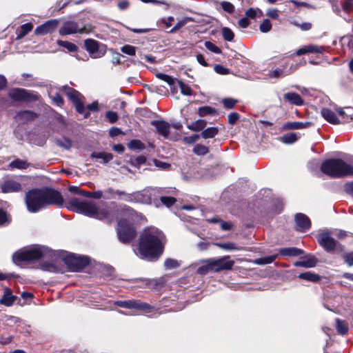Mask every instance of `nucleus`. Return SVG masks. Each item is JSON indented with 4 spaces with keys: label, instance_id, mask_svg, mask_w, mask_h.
<instances>
[{
    "label": "nucleus",
    "instance_id": "nucleus-1",
    "mask_svg": "<svg viewBox=\"0 0 353 353\" xmlns=\"http://www.w3.org/2000/svg\"><path fill=\"white\" fill-rule=\"evenodd\" d=\"M165 236L159 229L151 227L141 234L137 255L148 261L157 260L163 254Z\"/></svg>",
    "mask_w": 353,
    "mask_h": 353
},
{
    "label": "nucleus",
    "instance_id": "nucleus-2",
    "mask_svg": "<svg viewBox=\"0 0 353 353\" xmlns=\"http://www.w3.org/2000/svg\"><path fill=\"white\" fill-rule=\"evenodd\" d=\"M27 208L30 212H37L48 205H63L61 193L53 189H33L27 192L25 198Z\"/></svg>",
    "mask_w": 353,
    "mask_h": 353
},
{
    "label": "nucleus",
    "instance_id": "nucleus-3",
    "mask_svg": "<svg viewBox=\"0 0 353 353\" xmlns=\"http://www.w3.org/2000/svg\"><path fill=\"white\" fill-rule=\"evenodd\" d=\"M66 207L74 212L83 214L100 220L112 221L110 208L108 206H98L94 203L72 198Z\"/></svg>",
    "mask_w": 353,
    "mask_h": 353
},
{
    "label": "nucleus",
    "instance_id": "nucleus-4",
    "mask_svg": "<svg viewBox=\"0 0 353 353\" xmlns=\"http://www.w3.org/2000/svg\"><path fill=\"white\" fill-rule=\"evenodd\" d=\"M321 170L322 172L332 178L353 175V167L340 159L325 161L321 166Z\"/></svg>",
    "mask_w": 353,
    "mask_h": 353
},
{
    "label": "nucleus",
    "instance_id": "nucleus-5",
    "mask_svg": "<svg viewBox=\"0 0 353 353\" xmlns=\"http://www.w3.org/2000/svg\"><path fill=\"white\" fill-rule=\"evenodd\" d=\"M61 90L66 94L70 100L74 103L76 110L83 115L84 118H88L90 116V112L98 111V103L94 101L88 104L86 107L83 104L82 98L83 97L77 90L70 88L68 85H64L61 88Z\"/></svg>",
    "mask_w": 353,
    "mask_h": 353
},
{
    "label": "nucleus",
    "instance_id": "nucleus-6",
    "mask_svg": "<svg viewBox=\"0 0 353 353\" xmlns=\"http://www.w3.org/2000/svg\"><path fill=\"white\" fill-rule=\"evenodd\" d=\"M50 252L48 248L37 245L15 252L13 255V261L15 263L32 261L46 257L50 254Z\"/></svg>",
    "mask_w": 353,
    "mask_h": 353
},
{
    "label": "nucleus",
    "instance_id": "nucleus-7",
    "mask_svg": "<svg viewBox=\"0 0 353 353\" xmlns=\"http://www.w3.org/2000/svg\"><path fill=\"white\" fill-rule=\"evenodd\" d=\"M310 125L308 122H288L284 123L281 128H277L272 123L267 121H259L258 126L261 130H302Z\"/></svg>",
    "mask_w": 353,
    "mask_h": 353
},
{
    "label": "nucleus",
    "instance_id": "nucleus-8",
    "mask_svg": "<svg viewBox=\"0 0 353 353\" xmlns=\"http://www.w3.org/2000/svg\"><path fill=\"white\" fill-rule=\"evenodd\" d=\"M117 233L119 240L124 243H130L135 236L136 232L125 220H120L118 222Z\"/></svg>",
    "mask_w": 353,
    "mask_h": 353
},
{
    "label": "nucleus",
    "instance_id": "nucleus-9",
    "mask_svg": "<svg viewBox=\"0 0 353 353\" xmlns=\"http://www.w3.org/2000/svg\"><path fill=\"white\" fill-rule=\"evenodd\" d=\"M25 178L10 179L4 181L1 184V190L3 193L19 192L23 190L25 185Z\"/></svg>",
    "mask_w": 353,
    "mask_h": 353
},
{
    "label": "nucleus",
    "instance_id": "nucleus-10",
    "mask_svg": "<svg viewBox=\"0 0 353 353\" xmlns=\"http://www.w3.org/2000/svg\"><path fill=\"white\" fill-rule=\"evenodd\" d=\"M114 305L123 308L139 310L145 313L151 312L153 310L151 305L137 300L117 301Z\"/></svg>",
    "mask_w": 353,
    "mask_h": 353
},
{
    "label": "nucleus",
    "instance_id": "nucleus-11",
    "mask_svg": "<svg viewBox=\"0 0 353 353\" xmlns=\"http://www.w3.org/2000/svg\"><path fill=\"white\" fill-rule=\"evenodd\" d=\"M86 32L85 26H79V23L74 21H68L63 23L59 30V33L61 36H66L74 34H83Z\"/></svg>",
    "mask_w": 353,
    "mask_h": 353
},
{
    "label": "nucleus",
    "instance_id": "nucleus-12",
    "mask_svg": "<svg viewBox=\"0 0 353 353\" xmlns=\"http://www.w3.org/2000/svg\"><path fill=\"white\" fill-rule=\"evenodd\" d=\"M157 190L154 188H146L141 191L134 192V203L150 204Z\"/></svg>",
    "mask_w": 353,
    "mask_h": 353
},
{
    "label": "nucleus",
    "instance_id": "nucleus-13",
    "mask_svg": "<svg viewBox=\"0 0 353 353\" xmlns=\"http://www.w3.org/2000/svg\"><path fill=\"white\" fill-rule=\"evenodd\" d=\"M84 47L88 52L90 57L93 59H97L103 57L105 50L100 49V43L92 39H87L84 41Z\"/></svg>",
    "mask_w": 353,
    "mask_h": 353
},
{
    "label": "nucleus",
    "instance_id": "nucleus-14",
    "mask_svg": "<svg viewBox=\"0 0 353 353\" xmlns=\"http://www.w3.org/2000/svg\"><path fill=\"white\" fill-rule=\"evenodd\" d=\"M211 260L213 265L214 272L232 270L234 264V261L230 260L229 256H225L216 259H211Z\"/></svg>",
    "mask_w": 353,
    "mask_h": 353
},
{
    "label": "nucleus",
    "instance_id": "nucleus-15",
    "mask_svg": "<svg viewBox=\"0 0 353 353\" xmlns=\"http://www.w3.org/2000/svg\"><path fill=\"white\" fill-rule=\"evenodd\" d=\"M8 95L12 99L17 101H30L34 99L32 94L23 88L12 89Z\"/></svg>",
    "mask_w": 353,
    "mask_h": 353
},
{
    "label": "nucleus",
    "instance_id": "nucleus-16",
    "mask_svg": "<svg viewBox=\"0 0 353 353\" xmlns=\"http://www.w3.org/2000/svg\"><path fill=\"white\" fill-rule=\"evenodd\" d=\"M318 241L327 252H333L336 249V242L327 232L319 234Z\"/></svg>",
    "mask_w": 353,
    "mask_h": 353
},
{
    "label": "nucleus",
    "instance_id": "nucleus-17",
    "mask_svg": "<svg viewBox=\"0 0 353 353\" xmlns=\"http://www.w3.org/2000/svg\"><path fill=\"white\" fill-rule=\"evenodd\" d=\"M37 117V114L31 110H23L18 112L15 117V121L19 125L29 123Z\"/></svg>",
    "mask_w": 353,
    "mask_h": 353
},
{
    "label": "nucleus",
    "instance_id": "nucleus-18",
    "mask_svg": "<svg viewBox=\"0 0 353 353\" xmlns=\"http://www.w3.org/2000/svg\"><path fill=\"white\" fill-rule=\"evenodd\" d=\"M68 260L70 268L75 272L80 271L89 263V259L86 256L73 255Z\"/></svg>",
    "mask_w": 353,
    "mask_h": 353
},
{
    "label": "nucleus",
    "instance_id": "nucleus-19",
    "mask_svg": "<svg viewBox=\"0 0 353 353\" xmlns=\"http://www.w3.org/2000/svg\"><path fill=\"white\" fill-rule=\"evenodd\" d=\"M59 21L57 19H51L43 24L38 26L34 32L36 34L43 35L48 33H51L55 30L58 26Z\"/></svg>",
    "mask_w": 353,
    "mask_h": 353
},
{
    "label": "nucleus",
    "instance_id": "nucleus-20",
    "mask_svg": "<svg viewBox=\"0 0 353 353\" xmlns=\"http://www.w3.org/2000/svg\"><path fill=\"white\" fill-rule=\"evenodd\" d=\"M295 222L298 230L303 232L308 230L310 227V221L304 214L299 213L295 216Z\"/></svg>",
    "mask_w": 353,
    "mask_h": 353
},
{
    "label": "nucleus",
    "instance_id": "nucleus-21",
    "mask_svg": "<svg viewBox=\"0 0 353 353\" xmlns=\"http://www.w3.org/2000/svg\"><path fill=\"white\" fill-rule=\"evenodd\" d=\"M206 123L204 120L199 119L196 121H192L188 124V127L190 130L193 131L199 132L203 130V132H217L216 128H208L204 130Z\"/></svg>",
    "mask_w": 353,
    "mask_h": 353
},
{
    "label": "nucleus",
    "instance_id": "nucleus-22",
    "mask_svg": "<svg viewBox=\"0 0 353 353\" xmlns=\"http://www.w3.org/2000/svg\"><path fill=\"white\" fill-rule=\"evenodd\" d=\"M283 99L292 105H302L304 103L303 99L296 92H287L284 94Z\"/></svg>",
    "mask_w": 353,
    "mask_h": 353
},
{
    "label": "nucleus",
    "instance_id": "nucleus-23",
    "mask_svg": "<svg viewBox=\"0 0 353 353\" xmlns=\"http://www.w3.org/2000/svg\"><path fill=\"white\" fill-rule=\"evenodd\" d=\"M151 125L154 126L157 132H169L171 124L164 120H154L151 121Z\"/></svg>",
    "mask_w": 353,
    "mask_h": 353
},
{
    "label": "nucleus",
    "instance_id": "nucleus-24",
    "mask_svg": "<svg viewBox=\"0 0 353 353\" xmlns=\"http://www.w3.org/2000/svg\"><path fill=\"white\" fill-rule=\"evenodd\" d=\"M15 300L16 296L12 294L11 290L8 288H5L4 294L0 300V303L6 306H11Z\"/></svg>",
    "mask_w": 353,
    "mask_h": 353
},
{
    "label": "nucleus",
    "instance_id": "nucleus-25",
    "mask_svg": "<svg viewBox=\"0 0 353 353\" xmlns=\"http://www.w3.org/2000/svg\"><path fill=\"white\" fill-rule=\"evenodd\" d=\"M321 114L323 117L330 123L338 124L339 123V120L336 114L329 109L323 108L321 110Z\"/></svg>",
    "mask_w": 353,
    "mask_h": 353
},
{
    "label": "nucleus",
    "instance_id": "nucleus-26",
    "mask_svg": "<svg viewBox=\"0 0 353 353\" xmlns=\"http://www.w3.org/2000/svg\"><path fill=\"white\" fill-rule=\"evenodd\" d=\"M211 271H214L211 259L203 261L202 265L196 270L198 274L202 275L206 274Z\"/></svg>",
    "mask_w": 353,
    "mask_h": 353
},
{
    "label": "nucleus",
    "instance_id": "nucleus-27",
    "mask_svg": "<svg viewBox=\"0 0 353 353\" xmlns=\"http://www.w3.org/2000/svg\"><path fill=\"white\" fill-rule=\"evenodd\" d=\"M286 66H288V63H285V65H282V68H276L272 71H271L268 76L270 78H274V79H279L282 78L285 76H288V73L286 72Z\"/></svg>",
    "mask_w": 353,
    "mask_h": 353
},
{
    "label": "nucleus",
    "instance_id": "nucleus-28",
    "mask_svg": "<svg viewBox=\"0 0 353 353\" xmlns=\"http://www.w3.org/2000/svg\"><path fill=\"white\" fill-rule=\"evenodd\" d=\"M33 28V26L30 23L23 24L20 29L17 32V39H21L24 37L28 32H30Z\"/></svg>",
    "mask_w": 353,
    "mask_h": 353
},
{
    "label": "nucleus",
    "instance_id": "nucleus-29",
    "mask_svg": "<svg viewBox=\"0 0 353 353\" xmlns=\"http://www.w3.org/2000/svg\"><path fill=\"white\" fill-rule=\"evenodd\" d=\"M339 116L341 117L343 122H347L352 119L353 114V108L347 107L345 109H339L338 110Z\"/></svg>",
    "mask_w": 353,
    "mask_h": 353
},
{
    "label": "nucleus",
    "instance_id": "nucleus-30",
    "mask_svg": "<svg viewBox=\"0 0 353 353\" xmlns=\"http://www.w3.org/2000/svg\"><path fill=\"white\" fill-rule=\"evenodd\" d=\"M215 245L225 250H241L242 248L233 242L216 243Z\"/></svg>",
    "mask_w": 353,
    "mask_h": 353
},
{
    "label": "nucleus",
    "instance_id": "nucleus-31",
    "mask_svg": "<svg viewBox=\"0 0 353 353\" xmlns=\"http://www.w3.org/2000/svg\"><path fill=\"white\" fill-rule=\"evenodd\" d=\"M316 259H315L314 257H311L309 259H304L303 261H297L294 263V265L304 268H313L316 266Z\"/></svg>",
    "mask_w": 353,
    "mask_h": 353
},
{
    "label": "nucleus",
    "instance_id": "nucleus-32",
    "mask_svg": "<svg viewBox=\"0 0 353 353\" xmlns=\"http://www.w3.org/2000/svg\"><path fill=\"white\" fill-rule=\"evenodd\" d=\"M336 329L339 334L345 335L348 332V326L345 321L336 319Z\"/></svg>",
    "mask_w": 353,
    "mask_h": 353
},
{
    "label": "nucleus",
    "instance_id": "nucleus-33",
    "mask_svg": "<svg viewBox=\"0 0 353 353\" xmlns=\"http://www.w3.org/2000/svg\"><path fill=\"white\" fill-rule=\"evenodd\" d=\"M57 43L59 46L67 49L70 52H74L78 50L77 45L67 41L57 40Z\"/></svg>",
    "mask_w": 353,
    "mask_h": 353
},
{
    "label": "nucleus",
    "instance_id": "nucleus-34",
    "mask_svg": "<svg viewBox=\"0 0 353 353\" xmlns=\"http://www.w3.org/2000/svg\"><path fill=\"white\" fill-rule=\"evenodd\" d=\"M299 278L312 282H318L321 279L319 275L312 273L311 272L301 273L299 275Z\"/></svg>",
    "mask_w": 353,
    "mask_h": 353
},
{
    "label": "nucleus",
    "instance_id": "nucleus-35",
    "mask_svg": "<svg viewBox=\"0 0 353 353\" xmlns=\"http://www.w3.org/2000/svg\"><path fill=\"white\" fill-rule=\"evenodd\" d=\"M60 137L55 139L56 143L64 148L68 149L71 147V141L69 138L63 136L62 134H59Z\"/></svg>",
    "mask_w": 353,
    "mask_h": 353
},
{
    "label": "nucleus",
    "instance_id": "nucleus-36",
    "mask_svg": "<svg viewBox=\"0 0 353 353\" xmlns=\"http://www.w3.org/2000/svg\"><path fill=\"white\" fill-rule=\"evenodd\" d=\"M198 113L201 117H205L207 115H216V110L210 106H202L199 108Z\"/></svg>",
    "mask_w": 353,
    "mask_h": 353
},
{
    "label": "nucleus",
    "instance_id": "nucleus-37",
    "mask_svg": "<svg viewBox=\"0 0 353 353\" xmlns=\"http://www.w3.org/2000/svg\"><path fill=\"white\" fill-rule=\"evenodd\" d=\"M279 253L283 256H297L301 253V250L295 248H282Z\"/></svg>",
    "mask_w": 353,
    "mask_h": 353
},
{
    "label": "nucleus",
    "instance_id": "nucleus-38",
    "mask_svg": "<svg viewBox=\"0 0 353 353\" xmlns=\"http://www.w3.org/2000/svg\"><path fill=\"white\" fill-rule=\"evenodd\" d=\"M129 149L133 151H140L145 148V145L139 140H132L128 143Z\"/></svg>",
    "mask_w": 353,
    "mask_h": 353
},
{
    "label": "nucleus",
    "instance_id": "nucleus-39",
    "mask_svg": "<svg viewBox=\"0 0 353 353\" xmlns=\"http://www.w3.org/2000/svg\"><path fill=\"white\" fill-rule=\"evenodd\" d=\"M9 165L11 168L26 169L29 166V164L23 160L16 159L12 161Z\"/></svg>",
    "mask_w": 353,
    "mask_h": 353
},
{
    "label": "nucleus",
    "instance_id": "nucleus-40",
    "mask_svg": "<svg viewBox=\"0 0 353 353\" xmlns=\"http://www.w3.org/2000/svg\"><path fill=\"white\" fill-rule=\"evenodd\" d=\"M190 19L189 17H183L180 19L176 25L169 31L170 33H174L181 28H183L185 25L187 24L188 21H190Z\"/></svg>",
    "mask_w": 353,
    "mask_h": 353
},
{
    "label": "nucleus",
    "instance_id": "nucleus-41",
    "mask_svg": "<svg viewBox=\"0 0 353 353\" xmlns=\"http://www.w3.org/2000/svg\"><path fill=\"white\" fill-rule=\"evenodd\" d=\"M299 137L296 134H285L284 136L281 137V140L286 144H291L297 141Z\"/></svg>",
    "mask_w": 353,
    "mask_h": 353
},
{
    "label": "nucleus",
    "instance_id": "nucleus-42",
    "mask_svg": "<svg viewBox=\"0 0 353 353\" xmlns=\"http://www.w3.org/2000/svg\"><path fill=\"white\" fill-rule=\"evenodd\" d=\"M223 39L227 41H232L234 39V34L232 30L227 27H224L221 30Z\"/></svg>",
    "mask_w": 353,
    "mask_h": 353
},
{
    "label": "nucleus",
    "instance_id": "nucleus-43",
    "mask_svg": "<svg viewBox=\"0 0 353 353\" xmlns=\"http://www.w3.org/2000/svg\"><path fill=\"white\" fill-rule=\"evenodd\" d=\"M178 84L180 88L181 94L185 96H190L192 94V90L188 84H185L181 81H179Z\"/></svg>",
    "mask_w": 353,
    "mask_h": 353
},
{
    "label": "nucleus",
    "instance_id": "nucleus-44",
    "mask_svg": "<svg viewBox=\"0 0 353 353\" xmlns=\"http://www.w3.org/2000/svg\"><path fill=\"white\" fill-rule=\"evenodd\" d=\"M92 157L97 158V159H102L104 163L109 162L113 158L112 154L110 153H108V152H99V153L93 154Z\"/></svg>",
    "mask_w": 353,
    "mask_h": 353
},
{
    "label": "nucleus",
    "instance_id": "nucleus-45",
    "mask_svg": "<svg viewBox=\"0 0 353 353\" xmlns=\"http://www.w3.org/2000/svg\"><path fill=\"white\" fill-rule=\"evenodd\" d=\"M258 14H259L260 17L263 15L262 11L259 8H250L245 12L246 17L250 19H254Z\"/></svg>",
    "mask_w": 353,
    "mask_h": 353
},
{
    "label": "nucleus",
    "instance_id": "nucleus-46",
    "mask_svg": "<svg viewBox=\"0 0 353 353\" xmlns=\"http://www.w3.org/2000/svg\"><path fill=\"white\" fill-rule=\"evenodd\" d=\"M220 6L225 12L229 14H232L234 12V6L229 1H221Z\"/></svg>",
    "mask_w": 353,
    "mask_h": 353
},
{
    "label": "nucleus",
    "instance_id": "nucleus-47",
    "mask_svg": "<svg viewBox=\"0 0 353 353\" xmlns=\"http://www.w3.org/2000/svg\"><path fill=\"white\" fill-rule=\"evenodd\" d=\"M276 258V255H272L270 256L263 257L258 259L255 261V263L258 265H265L268 263H271L273 262Z\"/></svg>",
    "mask_w": 353,
    "mask_h": 353
},
{
    "label": "nucleus",
    "instance_id": "nucleus-48",
    "mask_svg": "<svg viewBox=\"0 0 353 353\" xmlns=\"http://www.w3.org/2000/svg\"><path fill=\"white\" fill-rule=\"evenodd\" d=\"M118 194L119 199L130 203H134V192L132 194H129L122 191V192H118Z\"/></svg>",
    "mask_w": 353,
    "mask_h": 353
},
{
    "label": "nucleus",
    "instance_id": "nucleus-49",
    "mask_svg": "<svg viewBox=\"0 0 353 353\" xmlns=\"http://www.w3.org/2000/svg\"><path fill=\"white\" fill-rule=\"evenodd\" d=\"M82 196L85 197H90L93 199H101L103 196V192L101 191H96V192H88L83 190Z\"/></svg>",
    "mask_w": 353,
    "mask_h": 353
},
{
    "label": "nucleus",
    "instance_id": "nucleus-50",
    "mask_svg": "<svg viewBox=\"0 0 353 353\" xmlns=\"http://www.w3.org/2000/svg\"><path fill=\"white\" fill-rule=\"evenodd\" d=\"M121 51L128 55L133 56L136 54V47L131 45H125L121 48Z\"/></svg>",
    "mask_w": 353,
    "mask_h": 353
},
{
    "label": "nucleus",
    "instance_id": "nucleus-51",
    "mask_svg": "<svg viewBox=\"0 0 353 353\" xmlns=\"http://www.w3.org/2000/svg\"><path fill=\"white\" fill-rule=\"evenodd\" d=\"M156 77L158 79L168 83V84L170 85H172L174 83V79L171 76L168 74L163 73H157L156 74Z\"/></svg>",
    "mask_w": 353,
    "mask_h": 353
},
{
    "label": "nucleus",
    "instance_id": "nucleus-52",
    "mask_svg": "<svg viewBox=\"0 0 353 353\" xmlns=\"http://www.w3.org/2000/svg\"><path fill=\"white\" fill-rule=\"evenodd\" d=\"M272 28V23L269 19H264L260 24L259 30L262 32H268Z\"/></svg>",
    "mask_w": 353,
    "mask_h": 353
},
{
    "label": "nucleus",
    "instance_id": "nucleus-53",
    "mask_svg": "<svg viewBox=\"0 0 353 353\" xmlns=\"http://www.w3.org/2000/svg\"><path fill=\"white\" fill-rule=\"evenodd\" d=\"M105 119L110 123H114L118 120V114L114 111H107L105 114Z\"/></svg>",
    "mask_w": 353,
    "mask_h": 353
},
{
    "label": "nucleus",
    "instance_id": "nucleus-54",
    "mask_svg": "<svg viewBox=\"0 0 353 353\" xmlns=\"http://www.w3.org/2000/svg\"><path fill=\"white\" fill-rule=\"evenodd\" d=\"M205 47L210 51L216 53V54H221V50L216 46L215 44H214L211 41H205Z\"/></svg>",
    "mask_w": 353,
    "mask_h": 353
},
{
    "label": "nucleus",
    "instance_id": "nucleus-55",
    "mask_svg": "<svg viewBox=\"0 0 353 353\" xmlns=\"http://www.w3.org/2000/svg\"><path fill=\"white\" fill-rule=\"evenodd\" d=\"M307 49L308 53H323L324 51V48L323 46L316 45L307 46Z\"/></svg>",
    "mask_w": 353,
    "mask_h": 353
},
{
    "label": "nucleus",
    "instance_id": "nucleus-56",
    "mask_svg": "<svg viewBox=\"0 0 353 353\" xmlns=\"http://www.w3.org/2000/svg\"><path fill=\"white\" fill-rule=\"evenodd\" d=\"M10 221V216L3 210L0 209V226L5 225Z\"/></svg>",
    "mask_w": 353,
    "mask_h": 353
},
{
    "label": "nucleus",
    "instance_id": "nucleus-57",
    "mask_svg": "<svg viewBox=\"0 0 353 353\" xmlns=\"http://www.w3.org/2000/svg\"><path fill=\"white\" fill-rule=\"evenodd\" d=\"M193 151L195 154L198 155H204L208 152V149L207 147L201 145H196L194 146Z\"/></svg>",
    "mask_w": 353,
    "mask_h": 353
},
{
    "label": "nucleus",
    "instance_id": "nucleus-58",
    "mask_svg": "<svg viewBox=\"0 0 353 353\" xmlns=\"http://www.w3.org/2000/svg\"><path fill=\"white\" fill-rule=\"evenodd\" d=\"M164 265L167 269H172L179 267L180 263L175 259H168L165 260Z\"/></svg>",
    "mask_w": 353,
    "mask_h": 353
},
{
    "label": "nucleus",
    "instance_id": "nucleus-59",
    "mask_svg": "<svg viewBox=\"0 0 353 353\" xmlns=\"http://www.w3.org/2000/svg\"><path fill=\"white\" fill-rule=\"evenodd\" d=\"M161 203L167 207L173 205L176 202V199L172 196H161Z\"/></svg>",
    "mask_w": 353,
    "mask_h": 353
},
{
    "label": "nucleus",
    "instance_id": "nucleus-60",
    "mask_svg": "<svg viewBox=\"0 0 353 353\" xmlns=\"http://www.w3.org/2000/svg\"><path fill=\"white\" fill-rule=\"evenodd\" d=\"M222 103L225 108L228 109H231L234 107V105L237 103V100L231 98H225L223 99Z\"/></svg>",
    "mask_w": 353,
    "mask_h": 353
},
{
    "label": "nucleus",
    "instance_id": "nucleus-61",
    "mask_svg": "<svg viewBox=\"0 0 353 353\" xmlns=\"http://www.w3.org/2000/svg\"><path fill=\"white\" fill-rule=\"evenodd\" d=\"M200 136L198 134H194L192 136L188 137H184L183 141L185 144H191L198 141Z\"/></svg>",
    "mask_w": 353,
    "mask_h": 353
},
{
    "label": "nucleus",
    "instance_id": "nucleus-62",
    "mask_svg": "<svg viewBox=\"0 0 353 353\" xmlns=\"http://www.w3.org/2000/svg\"><path fill=\"white\" fill-rule=\"evenodd\" d=\"M50 97L53 103L57 105L61 106L63 104L64 101L59 94L56 93L54 95H52Z\"/></svg>",
    "mask_w": 353,
    "mask_h": 353
},
{
    "label": "nucleus",
    "instance_id": "nucleus-63",
    "mask_svg": "<svg viewBox=\"0 0 353 353\" xmlns=\"http://www.w3.org/2000/svg\"><path fill=\"white\" fill-rule=\"evenodd\" d=\"M215 72L220 74H229V69L225 68L222 65H215L214 68Z\"/></svg>",
    "mask_w": 353,
    "mask_h": 353
},
{
    "label": "nucleus",
    "instance_id": "nucleus-64",
    "mask_svg": "<svg viewBox=\"0 0 353 353\" xmlns=\"http://www.w3.org/2000/svg\"><path fill=\"white\" fill-rule=\"evenodd\" d=\"M343 10L346 12H350L353 10V2L346 1L343 5Z\"/></svg>",
    "mask_w": 353,
    "mask_h": 353
}]
</instances>
